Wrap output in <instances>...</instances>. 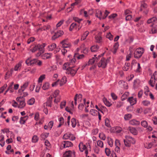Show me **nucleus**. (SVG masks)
Returning <instances> with one entry per match:
<instances>
[{
  "mask_svg": "<svg viewBox=\"0 0 157 157\" xmlns=\"http://www.w3.org/2000/svg\"><path fill=\"white\" fill-rule=\"evenodd\" d=\"M103 54H104L99 55L98 57L96 56L97 55H94V57L89 60L88 63V65H91L94 63H97L98 67H101L103 68H105L107 65V59L103 58L101 59V60H100V58Z\"/></svg>",
  "mask_w": 157,
  "mask_h": 157,
  "instance_id": "nucleus-1",
  "label": "nucleus"
},
{
  "mask_svg": "<svg viewBox=\"0 0 157 157\" xmlns=\"http://www.w3.org/2000/svg\"><path fill=\"white\" fill-rule=\"evenodd\" d=\"M63 69L66 70V73L67 74H70L72 76L75 75L77 71L79 68H78V69H74V67H71L68 63H65L63 65Z\"/></svg>",
  "mask_w": 157,
  "mask_h": 157,
  "instance_id": "nucleus-2",
  "label": "nucleus"
},
{
  "mask_svg": "<svg viewBox=\"0 0 157 157\" xmlns=\"http://www.w3.org/2000/svg\"><path fill=\"white\" fill-rule=\"evenodd\" d=\"M126 140H124V141L126 146L130 147L131 144H134L136 143L135 139L131 136H125Z\"/></svg>",
  "mask_w": 157,
  "mask_h": 157,
  "instance_id": "nucleus-3",
  "label": "nucleus"
},
{
  "mask_svg": "<svg viewBox=\"0 0 157 157\" xmlns=\"http://www.w3.org/2000/svg\"><path fill=\"white\" fill-rule=\"evenodd\" d=\"M144 52L143 48H137L134 52V57L136 58H139L142 56Z\"/></svg>",
  "mask_w": 157,
  "mask_h": 157,
  "instance_id": "nucleus-4",
  "label": "nucleus"
},
{
  "mask_svg": "<svg viewBox=\"0 0 157 157\" xmlns=\"http://www.w3.org/2000/svg\"><path fill=\"white\" fill-rule=\"evenodd\" d=\"M102 12L101 11L97 10L96 11V16L100 19H101V18H102L103 19H105L108 15V12H107V10H105V14L104 16H102Z\"/></svg>",
  "mask_w": 157,
  "mask_h": 157,
  "instance_id": "nucleus-5",
  "label": "nucleus"
},
{
  "mask_svg": "<svg viewBox=\"0 0 157 157\" xmlns=\"http://www.w3.org/2000/svg\"><path fill=\"white\" fill-rule=\"evenodd\" d=\"M141 124L142 127L146 128L147 131H151L152 130V128L150 126L148 125V123L146 121H142L141 122Z\"/></svg>",
  "mask_w": 157,
  "mask_h": 157,
  "instance_id": "nucleus-6",
  "label": "nucleus"
},
{
  "mask_svg": "<svg viewBox=\"0 0 157 157\" xmlns=\"http://www.w3.org/2000/svg\"><path fill=\"white\" fill-rule=\"evenodd\" d=\"M147 22L148 24L151 23L152 26L155 27L157 26V20L156 17H153L148 19Z\"/></svg>",
  "mask_w": 157,
  "mask_h": 157,
  "instance_id": "nucleus-7",
  "label": "nucleus"
},
{
  "mask_svg": "<svg viewBox=\"0 0 157 157\" xmlns=\"http://www.w3.org/2000/svg\"><path fill=\"white\" fill-rule=\"evenodd\" d=\"M63 157H75V152L71 151H66L63 154Z\"/></svg>",
  "mask_w": 157,
  "mask_h": 157,
  "instance_id": "nucleus-8",
  "label": "nucleus"
},
{
  "mask_svg": "<svg viewBox=\"0 0 157 157\" xmlns=\"http://www.w3.org/2000/svg\"><path fill=\"white\" fill-rule=\"evenodd\" d=\"M73 145L71 142L69 141H63L61 144V147L62 148L68 147Z\"/></svg>",
  "mask_w": 157,
  "mask_h": 157,
  "instance_id": "nucleus-9",
  "label": "nucleus"
},
{
  "mask_svg": "<svg viewBox=\"0 0 157 157\" xmlns=\"http://www.w3.org/2000/svg\"><path fill=\"white\" fill-rule=\"evenodd\" d=\"M140 10L143 11L145 14H147L148 12L147 5L145 3L143 2L141 3L140 6Z\"/></svg>",
  "mask_w": 157,
  "mask_h": 157,
  "instance_id": "nucleus-10",
  "label": "nucleus"
},
{
  "mask_svg": "<svg viewBox=\"0 0 157 157\" xmlns=\"http://www.w3.org/2000/svg\"><path fill=\"white\" fill-rule=\"evenodd\" d=\"M37 62V60L36 59H31L30 58H28L26 61V63L28 65H33L36 64Z\"/></svg>",
  "mask_w": 157,
  "mask_h": 157,
  "instance_id": "nucleus-11",
  "label": "nucleus"
},
{
  "mask_svg": "<svg viewBox=\"0 0 157 157\" xmlns=\"http://www.w3.org/2000/svg\"><path fill=\"white\" fill-rule=\"evenodd\" d=\"M61 44L63 48H69L70 46V44L67 39L63 40L61 42Z\"/></svg>",
  "mask_w": 157,
  "mask_h": 157,
  "instance_id": "nucleus-12",
  "label": "nucleus"
},
{
  "mask_svg": "<svg viewBox=\"0 0 157 157\" xmlns=\"http://www.w3.org/2000/svg\"><path fill=\"white\" fill-rule=\"evenodd\" d=\"M63 34V32L62 30H59L55 33L54 35L52 37V40H55L57 38Z\"/></svg>",
  "mask_w": 157,
  "mask_h": 157,
  "instance_id": "nucleus-13",
  "label": "nucleus"
},
{
  "mask_svg": "<svg viewBox=\"0 0 157 157\" xmlns=\"http://www.w3.org/2000/svg\"><path fill=\"white\" fill-rule=\"evenodd\" d=\"M128 101L129 102L131 105H132L136 104L137 101V99L136 98L131 97L128 98Z\"/></svg>",
  "mask_w": 157,
  "mask_h": 157,
  "instance_id": "nucleus-14",
  "label": "nucleus"
},
{
  "mask_svg": "<svg viewBox=\"0 0 157 157\" xmlns=\"http://www.w3.org/2000/svg\"><path fill=\"white\" fill-rule=\"evenodd\" d=\"M128 130L132 134L134 135H137L138 132L136 128L129 127H128Z\"/></svg>",
  "mask_w": 157,
  "mask_h": 157,
  "instance_id": "nucleus-15",
  "label": "nucleus"
},
{
  "mask_svg": "<svg viewBox=\"0 0 157 157\" xmlns=\"http://www.w3.org/2000/svg\"><path fill=\"white\" fill-rule=\"evenodd\" d=\"M156 145L157 144H156L155 142L148 143H146L144 144L145 147L147 149L150 148L152 147H155Z\"/></svg>",
  "mask_w": 157,
  "mask_h": 157,
  "instance_id": "nucleus-16",
  "label": "nucleus"
},
{
  "mask_svg": "<svg viewBox=\"0 0 157 157\" xmlns=\"http://www.w3.org/2000/svg\"><path fill=\"white\" fill-rule=\"evenodd\" d=\"M140 122L136 119H133L129 121V124L132 125L137 126L140 124Z\"/></svg>",
  "mask_w": 157,
  "mask_h": 157,
  "instance_id": "nucleus-17",
  "label": "nucleus"
},
{
  "mask_svg": "<svg viewBox=\"0 0 157 157\" xmlns=\"http://www.w3.org/2000/svg\"><path fill=\"white\" fill-rule=\"evenodd\" d=\"M29 83L28 82L24 83L23 85L21 86V88L19 90V92H21L23 91L27 87Z\"/></svg>",
  "mask_w": 157,
  "mask_h": 157,
  "instance_id": "nucleus-18",
  "label": "nucleus"
},
{
  "mask_svg": "<svg viewBox=\"0 0 157 157\" xmlns=\"http://www.w3.org/2000/svg\"><path fill=\"white\" fill-rule=\"evenodd\" d=\"M82 98V95L81 94H79L78 95L77 94L75 95L74 98L75 104V105L77 104V100H78V101H81Z\"/></svg>",
  "mask_w": 157,
  "mask_h": 157,
  "instance_id": "nucleus-19",
  "label": "nucleus"
},
{
  "mask_svg": "<svg viewBox=\"0 0 157 157\" xmlns=\"http://www.w3.org/2000/svg\"><path fill=\"white\" fill-rule=\"evenodd\" d=\"M21 63L22 62H20L17 64L14 68V71H20L21 67Z\"/></svg>",
  "mask_w": 157,
  "mask_h": 157,
  "instance_id": "nucleus-20",
  "label": "nucleus"
},
{
  "mask_svg": "<svg viewBox=\"0 0 157 157\" xmlns=\"http://www.w3.org/2000/svg\"><path fill=\"white\" fill-rule=\"evenodd\" d=\"M140 81L138 79H136L134 81L133 86L134 89L136 88L139 86Z\"/></svg>",
  "mask_w": 157,
  "mask_h": 157,
  "instance_id": "nucleus-21",
  "label": "nucleus"
},
{
  "mask_svg": "<svg viewBox=\"0 0 157 157\" xmlns=\"http://www.w3.org/2000/svg\"><path fill=\"white\" fill-rule=\"evenodd\" d=\"M157 82V81H156L155 79L151 77L150 81L149 82V84L152 87L154 86L155 84Z\"/></svg>",
  "mask_w": 157,
  "mask_h": 157,
  "instance_id": "nucleus-22",
  "label": "nucleus"
},
{
  "mask_svg": "<svg viewBox=\"0 0 157 157\" xmlns=\"http://www.w3.org/2000/svg\"><path fill=\"white\" fill-rule=\"evenodd\" d=\"M52 99L53 97L52 96H50L46 102L47 105L48 107H52Z\"/></svg>",
  "mask_w": 157,
  "mask_h": 157,
  "instance_id": "nucleus-23",
  "label": "nucleus"
},
{
  "mask_svg": "<svg viewBox=\"0 0 157 157\" xmlns=\"http://www.w3.org/2000/svg\"><path fill=\"white\" fill-rule=\"evenodd\" d=\"M37 45L38 49L39 51H41V52H44V48L45 47L46 44L43 43L42 44H38Z\"/></svg>",
  "mask_w": 157,
  "mask_h": 157,
  "instance_id": "nucleus-24",
  "label": "nucleus"
},
{
  "mask_svg": "<svg viewBox=\"0 0 157 157\" xmlns=\"http://www.w3.org/2000/svg\"><path fill=\"white\" fill-rule=\"evenodd\" d=\"M50 87V84L48 82H46L43 83L42 86V89L44 90H48Z\"/></svg>",
  "mask_w": 157,
  "mask_h": 157,
  "instance_id": "nucleus-25",
  "label": "nucleus"
},
{
  "mask_svg": "<svg viewBox=\"0 0 157 157\" xmlns=\"http://www.w3.org/2000/svg\"><path fill=\"white\" fill-rule=\"evenodd\" d=\"M119 45V44L117 42L116 43L114 44L112 50V52L113 54H115L118 48Z\"/></svg>",
  "mask_w": 157,
  "mask_h": 157,
  "instance_id": "nucleus-26",
  "label": "nucleus"
},
{
  "mask_svg": "<svg viewBox=\"0 0 157 157\" xmlns=\"http://www.w3.org/2000/svg\"><path fill=\"white\" fill-rule=\"evenodd\" d=\"M79 147L81 151L82 152L83 150H85L86 149V146L83 144L82 143H80L79 145Z\"/></svg>",
  "mask_w": 157,
  "mask_h": 157,
  "instance_id": "nucleus-27",
  "label": "nucleus"
},
{
  "mask_svg": "<svg viewBox=\"0 0 157 157\" xmlns=\"http://www.w3.org/2000/svg\"><path fill=\"white\" fill-rule=\"evenodd\" d=\"M74 57L78 59H82L84 58V56L83 54L79 55L77 53H75L74 55Z\"/></svg>",
  "mask_w": 157,
  "mask_h": 157,
  "instance_id": "nucleus-28",
  "label": "nucleus"
},
{
  "mask_svg": "<svg viewBox=\"0 0 157 157\" xmlns=\"http://www.w3.org/2000/svg\"><path fill=\"white\" fill-rule=\"evenodd\" d=\"M67 78L66 76H63L62 78L59 82L60 86H61L65 83L67 81Z\"/></svg>",
  "mask_w": 157,
  "mask_h": 157,
  "instance_id": "nucleus-29",
  "label": "nucleus"
},
{
  "mask_svg": "<svg viewBox=\"0 0 157 157\" xmlns=\"http://www.w3.org/2000/svg\"><path fill=\"white\" fill-rule=\"evenodd\" d=\"M28 116H25L24 117H21L20 118V123L21 124H24L25 121L27 120L28 118Z\"/></svg>",
  "mask_w": 157,
  "mask_h": 157,
  "instance_id": "nucleus-30",
  "label": "nucleus"
},
{
  "mask_svg": "<svg viewBox=\"0 0 157 157\" xmlns=\"http://www.w3.org/2000/svg\"><path fill=\"white\" fill-rule=\"evenodd\" d=\"M99 49V47L98 45H94L90 48V49L92 52H96Z\"/></svg>",
  "mask_w": 157,
  "mask_h": 157,
  "instance_id": "nucleus-31",
  "label": "nucleus"
},
{
  "mask_svg": "<svg viewBox=\"0 0 157 157\" xmlns=\"http://www.w3.org/2000/svg\"><path fill=\"white\" fill-rule=\"evenodd\" d=\"M90 113L93 116H97L99 114V112L94 109H91L90 111Z\"/></svg>",
  "mask_w": 157,
  "mask_h": 157,
  "instance_id": "nucleus-32",
  "label": "nucleus"
},
{
  "mask_svg": "<svg viewBox=\"0 0 157 157\" xmlns=\"http://www.w3.org/2000/svg\"><path fill=\"white\" fill-rule=\"evenodd\" d=\"M119 84H120L121 86H122V85H121V84H123V87L125 89H127L128 88V86L127 85L126 83H125L124 81L123 80L120 81L119 82Z\"/></svg>",
  "mask_w": 157,
  "mask_h": 157,
  "instance_id": "nucleus-33",
  "label": "nucleus"
},
{
  "mask_svg": "<svg viewBox=\"0 0 157 157\" xmlns=\"http://www.w3.org/2000/svg\"><path fill=\"white\" fill-rule=\"evenodd\" d=\"M89 33V32L88 31H86L82 36L81 39V40L82 41L85 39L86 37L88 35Z\"/></svg>",
  "mask_w": 157,
  "mask_h": 157,
  "instance_id": "nucleus-34",
  "label": "nucleus"
},
{
  "mask_svg": "<svg viewBox=\"0 0 157 157\" xmlns=\"http://www.w3.org/2000/svg\"><path fill=\"white\" fill-rule=\"evenodd\" d=\"M56 45L55 44L52 43L48 45V49L50 51H52L56 47Z\"/></svg>",
  "mask_w": 157,
  "mask_h": 157,
  "instance_id": "nucleus-35",
  "label": "nucleus"
},
{
  "mask_svg": "<svg viewBox=\"0 0 157 157\" xmlns=\"http://www.w3.org/2000/svg\"><path fill=\"white\" fill-rule=\"evenodd\" d=\"M150 102L148 100H144L141 102V104L145 106H148L150 104Z\"/></svg>",
  "mask_w": 157,
  "mask_h": 157,
  "instance_id": "nucleus-36",
  "label": "nucleus"
},
{
  "mask_svg": "<svg viewBox=\"0 0 157 157\" xmlns=\"http://www.w3.org/2000/svg\"><path fill=\"white\" fill-rule=\"evenodd\" d=\"M4 136L3 135L0 136V145L3 147L5 143V141L4 140Z\"/></svg>",
  "mask_w": 157,
  "mask_h": 157,
  "instance_id": "nucleus-37",
  "label": "nucleus"
},
{
  "mask_svg": "<svg viewBox=\"0 0 157 157\" xmlns=\"http://www.w3.org/2000/svg\"><path fill=\"white\" fill-rule=\"evenodd\" d=\"M59 124L58 126V127H60L64 124V121L63 118L62 117H60L59 119Z\"/></svg>",
  "mask_w": 157,
  "mask_h": 157,
  "instance_id": "nucleus-38",
  "label": "nucleus"
},
{
  "mask_svg": "<svg viewBox=\"0 0 157 157\" xmlns=\"http://www.w3.org/2000/svg\"><path fill=\"white\" fill-rule=\"evenodd\" d=\"M132 115L130 114H127L124 115V119L126 120H128L132 118Z\"/></svg>",
  "mask_w": 157,
  "mask_h": 157,
  "instance_id": "nucleus-39",
  "label": "nucleus"
},
{
  "mask_svg": "<svg viewBox=\"0 0 157 157\" xmlns=\"http://www.w3.org/2000/svg\"><path fill=\"white\" fill-rule=\"evenodd\" d=\"M71 125L73 128H75L76 124V120L75 118H73L71 120Z\"/></svg>",
  "mask_w": 157,
  "mask_h": 157,
  "instance_id": "nucleus-40",
  "label": "nucleus"
},
{
  "mask_svg": "<svg viewBox=\"0 0 157 157\" xmlns=\"http://www.w3.org/2000/svg\"><path fill=\"white\" fill-rule=\"evenodd\" d=\"M14 83L12 82L10 83L8 89L10 90V93H12L13 92V85Z\"/></svg>",
  "mask_w": 157,
  "mask_h": 157,
  "instance_id": "nucleus-41",
  "label": "nucleus"
},
{
  "mask_svg": "<svg viewBox=\"0 0 157 157\" xmlns=\"http://www.w3.org/2000/svg\"><path fill=\"white\" fill-rule=\"evenodd\" d=\"M25 105V103L24 101H20V103L19 107L20 108L24 107Z\"/></svg>",
  "mask_w": 157,
  "mask_h": 157,
  "instance_id": "nucleus-42",
  "label": "nucleus"
},
{
  "mask_svg": "<svg viewBox=\"0 0 157 157\" xmlns=\"http://www.w3.org/2000/svg\"><path fill=\"white\" fill-rule=\"evenodd\" d=\"M49 133H45L42 134L40 136L41 138L43 139H45L48 136Z\"/></svg>",
  "mask_w": 157,
  "mask_h": 157,
  "instance_id": "nucleus-43",
  "label": "nucleus"
},
{
  "mask_svg": "<svg viewBox=\"0 0 157 157\" xmlns=\"http://www.w3.org/2000/svg\"><path fill=\"white\" fill-rule=\"evenodd\" d=\"M70 134L71 133H70L65 134L63 136V139L65 140L70 139Z\"/></svg>",
  "mask_w": 157,
  "mask_h": 157,
  "instance_id": "nucleus-44",
  "label": "nucleus"
},
{
  "mask_svg": "<svg viewBox=\"0 0 157 157\" xmlns=\"http://www.w3.org/2000/svg\"><path fill=\"white\" fill-rule=\"evenodd\" d=\"M77 25V24L75 23H72L70 26L69 28V30L70 31H72L73 29Z\"/></svg>",
  "mask_w": 157,
  "mask_h": 157,
  "instance_id": "nucleus-45",
  "label": "nucleus"
},
{
  "mask_svg": "<svg viewBox=\"0 0 157 157\" xmlns=\"http://www.w3.org/2000/svg\"><path fill=\"white\" fill-rule=\"evenodd\" d=\"M59 91L58 90H55L53 94V97L56 98V97H57L58 96H59Z\"/></svg>",
  "mask_w": 157,
  "mask_h": 157,
  "instance_id": "nucleus-46",
  "label": "nucleus"
},
{
  "mask_svg": "<svg viewBox=\"0 0 157 157\" xmlns=\"http://www.w3.org/2000/svg\"><path fill=\"white\" fill-rule=\"evenodd\" d=\"M97 145L98 146L101 147H103V142L100 140H98L97 141Z\"/></svg>",
  "mask_w": 157,
  "mask_h": 157,
  "instance_id": "nucleus-47",
  "label": "nucleus"
},
{
  "mask_svg": "<svg viewBox=\"0 0 157 157\" xmlns=\"http://www.w3.org/2000/svg\"><path fill=\"white\" fill-rule=\"evenodd\" d=\"M122 128L121 127L118 126L116 127H115V133H120L121 131H122Z\"/></svg>",
  "mask_w": 157,
  "mask_h": 157,
  "instance_id": "nucleus-48",
  "label": "nucleus"
},
{
  "mask_svg": "<svg viewBox=\"0 0 157 157\" xmlns=\"http://www.w3.org/2000/svg\"><path fill=\"white\" fill-rule=\"evenodd\" d=\"M129 64L128 63H125L124 66L123 68V70L124 71H128L129 68Z\"/></svg>",
  "mask_w": 157,
  "mask_h": 157,
  "instance_id": "nucleus-49",
  "label": "nucleus"
},
{
  "mask_svg": "<svg viewBox=\"0 0 157 157\" xmlns=\"http://www.w3.org/2000/svg\"><path fill=\"white\" fill-rule=\"evenodd\" d=\"M35 102V99L34 98H32L29 100L28 103V104L30 105H32Z\"/></svg>",
  "mask_w": 157,
  "mask_h": 157,
  "instance_id": "nucleus-50",
  "label": "nucleus"
},
{
  "mask_svg": "<svg viewBox=\"0 0 157 157\" xmlns=\"http://www.w3.org/2000/svg\"><path fill=\"white\" fill-rule=\"evenodd\" d=\"M151 34H155L157 33V29L155 28H153L149 32Z\"/></svg>",
  "mask_w": 157,
  "mask_h": 157,
  "instance_id": "nucleus-51",
  "label": "nucleus"
},
{
  "mask_svg": "<svg viewBox=\"0 0 157 157\" xmlns=\"http://www.w3.org/2000/svg\"><path fill=\"white\" fill-rule=\"evenodd\" d=\"M38 140V137L36 136H34L32 138V141L33 143H36Z\"/></svg>",
  "mask_w": 157,
  "mask_h": 157,
  "instance_id": "nucleus-52",
  "label": "nucleus"
},
{
  "mask_svg": "<svg viewBox=\"0 0 157 157\" xmlns=\"http://www.w3.org/2000/svg\"><path fill=\"white\" fill-rule=\"evenodd\" d=\"M52 54L50 53H45L44 55L45 58L44 59H48L51 58Z\"/></svg>",
  "mask_w": 157,
  "mask_h": 157,
  "instance_id": "nucleus-53",
  "label": "nucleus"
},
{
  "mask_svg": "<svg viewBox=\"0 0 157 157\" xmlns=\"http://www.w3.org/2000/svg\"><path fill=\"white\" fill-rule=\"evenodd\" d=\"M45 75H41L38 79L39 82H42L43 80L45 78Z\"/></svg>",
  "mask_w": 157,
  "mask_h": 157,
  "instance_id": "nucleus-54",
  "label": "nucleus"
},
{
  "mask_svg": "<svg viewBox=\"0 0 157 157\" xmlns=\"http://www.w3.org/2000/svg\"><path fill=\"white\" fill-rule=\"evenodd\" d=\"M73 19L76 22H77L78 23H80V22L82 20V19H79L77 17H74L73 18Z\"/></svg>",
  "mask_w": 157,
  "mask_h": 157,
  "instance_id": "nucleus-55",
  "label": "nucleus"
},
{
  "mask_svg": "<svg viewBox=\"0 0 157 157\" xmlns=\"http://www.w3.org/2000/svg\"><path fill=\"white\" fill-rule=\"evenodd\" d=\"M95 38L96 40V42L98 43H99L101 40V38L100 36H95Z\"/></svg>",
  "mask_w": 157,
  "mask_h": 157,
  "instance_id": "nucleus-56",
  "label": "nucleus"
},
{
  "mask_svg": "<svg viewBox=\"0 0 157 157\" xmlns=\"http://www.w3.org/2000/svg\"><path fill=\"white\" fill-rule=\"evenodd\" d=\"M100 138L103 140H105L106 138L104 134L103 133H100L99 135Z\"/></svg>",
  "mask_w": 157,
  "mask_h": 157,
  "instance_id": "nucleus-57",
  "label": "nucleus"
},
{
  "mask_svg": "<svg viewBox=\"0 0 157 157\" xmlns=\"http://www.w3.org/2000/svg\"><path fill=\"white\" fill-rule=\"evenodd\" d=\"M7 86V84H6L0 88V94L2 93L3 92V91L6 88Z\"/></svg>",
  "mask_w": 157,
  "mask_h": 157,
  "instance_id": "nucleus-58",
  "label": "nucleus"
},
{
  "mask_svg": "<svg viewBox=\"0 0 157 157\" xmlns=\"http://www.w3.org/2000/svg\"><path fill=\"white\" fill-rule=\"evenodd\" d=\"M115 144L116 146V148H117L118 149L119 148V146L120 145V141L119 140H116L115 141Z\"/></svg>",
  "mask_w": 157,
  "mask_h": 157,
  "instance_id": "nucleus-59",
  "label": "nucleus"
},
{
  "mask_svg": "<svg viewBox=\"0 0 157 157\" xmlns=\"http://www.w3.org/2000/svg\"><path fill=\"white\" fill-rule=\"evenodd\" d=\"M151 112V109L150 108H147L144 111V113L145 114L150 113Z\"/></svg>",
  "mask_w": 157,
  "mask_h": 157,
  "instance_id": "nucleus-60",
  "label": "nucleus"
},
{
  "mask_svg": "<svg viewBox=\"0 0 157 157\" xmlns=\"http://www.w3.org/2000/svg\"><path fill=\"white\" fill-rule=\"evenodd\" d=\"M65 110L70 113L71 114H73V111L72 109H70L69 107H67L65 108Z\"/></svg>",
  "mask_w": 157,
  "mask_h": 157,
  "instance_id": "nucleus-61",
  "label": "nucleus"
},
{
  "mask_svg": "<svg viewBox=\"0 0 157 157\" xmlns=\"http://www.w3.org/2000/svg\"><path fill=\"white\" fill-rule=\"evenodd\" d=\"M54 102L56 103H57L59 102L60 100L61 97L60 96H58L56 98H55Z\"/></svg>",
  "mask_w": 157,
  "mask_h": 157,
  "instance_id": "nucleus-62",
  "label": "nucleus"
},
{
  "mask_svg": "<svg viewBox=\"0 0 157 157\" xmlns=\"http://www.w3.org/2000/svg\"><path fill=\"white\" fill-rule=\"evenodd\" d=\"M152 120L153 121V124L155 125L157 124V118L156 117H153L152 119Z\"/></svg>",
  "mask_w": 157,
  "mask_h": 157,
  "instance_id": "nucleus-63",
  "label": "nucleus"
},
{
  "mask_svg": "<svg viewBox=\"0 0 157 157\" xmlns=\"http://www.w3.org/2000/svg\"><path fill=\"white\" fill-rule=\"evenodd\" d=\"M151 77H153V78H155L156 81H157V72L155 71Z\"/></svg>",
  "mask_w": 157,
  "mask_h": 157,
  "instance_id": "nucleus-64",
  "label": "nucleus"
}]
</instances>
